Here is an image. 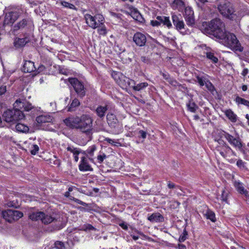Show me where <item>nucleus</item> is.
I'll return each mask as SVG.
<instances>
[{
  "label": "nucleus",
  "mask_w": 249,
  "mask_h": 249,
  "mask_svg": "<svg viewBox=\"0 0 249 249\" xmlns=\"http://www.w3.org/2000/svg\"><path fill=\"white\" fill-rule=\"evenodd\" d=\"M203 26L205 27L206 33L212 34L217 38L223 37L225 26L220 19L215 18L212 20L210 23L203 22Z\"/></svg>",
  "instance_id": "f257e3e1"
},
{
  "label": "nucleus",
  "mask_w": 249,
  "mask_h": 249,
  "mask_svg": "<svg viewBox=\"0 0 249 249\" xmlns=\"http://www.w3.org/2000/svg\"><path fill=\"white\" fill-rule=\"evenodd\" d=\"M223 37H218V38L221 40L222 43L231 50L242 52L243 48L241 47L240 43L237 39L236 36L230 33H227L226 31L224 32Z\"/></svg>",
  "instance_id": "f03ea898"
},
{
  "label": "nucleus",
  "mask_w": 249,
  "mask_h": 249,
  "mask_svg": "<svg viewBox=\"0 0 249 249\" xmlns=\"http://www.w3.org/2000/svg\"><path fill=\"white\" fill-rule=\"evenodd\" d=\"M3 117L8 123H16L25 118V115L21 110H7L3 113Z\"/></svg>",
  "instance_id": "7ed1b4c3"
},
{
  "label": "nucleus",
  "mask_w": 249,
  "mask_h": 249,
  "mask_svg": "<svg viewBox=\"0 0 249 249\" xmlns=\"http://www.w3.org/2000/svg\"><path fill=\"white\" fill-rule=\"evenodd\" d=\"M218 9L221 15L228 18L232 20H238L240 17H237L236 14L234 13L233 9L230 3L229 2H223L220 3Z\"/></svg>",
  "instance_id": "20e7f679"
},
{
  "label": "nucleus",
  "mask_w": 249,
  "mask_h": 249,
  "mask_svg": "<svg viewBox=\"0 0 249 249\" xmlns=\"http://www.w3.org/2000/svg\"><path fill=\"white\" fill-rule=\"evenodd\" d=\"M84 17L87 25L92 29H96L99 25L105 22V18L101 14H96L94 16H92L87 14L85 15Z\"/></svg>",
  "instance_id": "39448f33"
},
{
  "label": "nucleus",
  "mask_w": 249,
  "mask_h": 249,
  "mask_svg": "<svg viewBox=\"0 0 249 249\" xmlns=\"http://www.w3.org/2000/svg\"><path fill=\"white\" fill-rule=\"evenodd\" d=\"M2 215L6 221L9 222H12L21 218L23 214L18 211L7 210L2 212Z\"/></svg>",
  "instance_id": "423d86ee"
},
{
  "label": "nucleus",
  "mask_w": 249,
  "mask_h": 249,
  "mask_svg": "<svg viewBox=\"0 0 249 249\" xmlns=\"http://www.w3.org/2000/svg\"><path fill=\"white\" fill-rule=\"evenodd\" d=\"M69 81L80 97H83L85 95L84 86L77 79L71 78L69 79Z\"/></svg>",
  "instance_id": "0eeeda50"
},
{
  "label": "nucleus",
  "mask_w": 249,
  "mask_h": 249,
  "mask_svg": "<svg viewBox=\"0 0 249 249\" xmlns=\"http://www.w3.org/2000/svg\"><path fill=\"white\" fill-rule=\"evenodd\" d=\"M92 120L91 118L87 115L81 116V120L79 128L82 131L88 132L91 129Z\"/></svg>",
  "instance_id": "6e6552de"
},
{
  "label": "nucleus",
  "mask_w": 249,
  "mask_h": 249,
  "mask_svg": "<svg viewBox=\"0 0 249 249\" xmlns=\"http://www.w3.org/2000/svg\"><path fill=\"white\" fill-rule=\"evenodd\" d=\"M218 134L220 135L221 137L224 135L225 138L228 142L234 147L238 149H240L242 147V144L239 138H234L225 131H220L218 132Z\"/></svg>",
  "instance_id": "1a4fd4ad"
},
{
  "label": "nucleus",
  "mask_w": 249,
  "mask_h": 249,
  "mask_svg": "<svg viewBox=\"0 0 249 249\" xmlns=\"http://www.w3.org/2000/svg\"><path fill=\"white\" fill-rule=\"evenodd\" d=\"M95 149V146L94 145H92L91 146L89 147V149H87L86 151H82L79 148H75L73 147H68L67 149L68 151L70 152V154H72L75 156H77L79 154L87 156L88 155H92Z\"/></svg>",
  "instance_id": "9d476101"
},
{
  "label": "nucleus",
  "mask_w": 249,
  "mask_h": 249,
  "mask_svg": "<svg viewBox=\"0 0 249 249\" xmlns=\"http://www.w3.org/2000/svg\"><path fill=\"white\" fill-rule=\"evenodd\" d=\"M172 19L174 25L176 29L180 33L184 34L186 33L185 24L181 18L176 15H173Z\"/></svg>",
  "instance_id": "9b49d317"
},
{
  "label": "nucleus",
  "mask_w": 249,
  "mask_h": 249,
  "mask_svg": "<svg viewBox=\"0 0 249 249\" xmlns=\"http://www.w3.org/2000/svg\"><path fill=\"white\" fill-rule=\"evenodd\" d=\"M19 16V12L17 11H12L6 13L4 20V24L8 25L13 24Z\"/></svg>",
  "instance_id": "f8f14e48"
},
{
  "label": "nucleus",
  "mask_w": 249,
  "mask_h": 249,
  "mask_svg": "<svg viewBox=\"0 0 249 249\" xmlns=\"http://www.w3.org/2000/svg\"><path fill=\"white\" fill-rule=\"evenodd\" d=\"M133 40L137 46L142 47L145 44L146 37L144 34L140 32H137L133 36Z\"/></svg>",
  "instance_id": "ddd939ff"
},
{
  "label": "nucleus",
  "mask_w": 249,
  "mask_h": 249,
  "mask_svg": "<svg viewBox=\"0 0 249 249\" xmlns=\"http://www.w3.org/2000/svg\"><path fill=\"white\" fill-rule=\"evenodd\" d=\"M81 120V117L80 118L72 117L66 119L64 121L65 124L69 127L79 128Z\"/></svg>",
  "instance_id": "4468645a"
},
{
  "label": "nucleus",
  "mask_w": 249,
  "mask_h": 249,
  "mask_svg": "<svg viewBox=\"0 0 249 249\" xmlns=\"http://www.w3.org/2000/svg\"><path fill=\"white\" fill-rule=\"evenodd\" d=\"M118 84L122 88H131L132 86H134V81L123 75L118 82Z\"/></svg>",
  "instance_id": "2eb2a0df"
},
{
  "label": "nucleus",
  "mask_w": 249,
  "mask_h": 249,
  "mask_svg": "<svg viewBox=\"0 0 249 249\" xmlns=\"http://www.w3.org/2000/svg\"><path fill=\"white\" fill-rule=\"evenodd\" d=\"M232 183L234 188L238 193L241 195H244L247 196L248 194V191L245 188L244 184L239 180L232 179Z\"/></svg>",
  "instance_id": "dca6fc26"
},
{
  "label": "nucleus",
  "mask_w": 249,
  "mask_h": 249,
  "mask_svg": "<svg viewBox=\"0 0 249 249\" xmlns=\"http://www.w3.org/2000/svg\"><path fill=\"white\" fill-rule=\"evenodd\" d=\"M89 160H90L88 157H82V159L79 167V170L82 171H92V168L89 163Z\"/></svg>",
  "instance_id": "f3484780"
},
{
  "label": "nucleus",
  "mask_w": 249,
  "mask_h": 249,
  "mask_svg": "<svg viewBox=\"0 0 249 249\" xmlns=\"http://www.w3.org/2000/svg\"><path fill=\"white\" fill-rule=\"evenodd\" d=\"M107 121L108 122V124L109 125H110L111 127H122V126L121 125L120 126V125L118 124V121L117 119L116 116L115 115H114L112 113H108L107 115Z\"/></svg>",
  "instance_id": "a211bd4d"
},
{
  "label": "nucleus",
  "mask_w": 249,
  "mask_h": 249,
  "mask_svg": "<svg viewBox=\"0 0 249 249\" xmlns=\"http://www.w3.org/2000/svg\"><path fill=\"white\" fill-rule=\"evenodd\" d=\"M53 118L49 114H44L36 117V121L38 124H42L45 123H50L53 121Z\"/></svg>",
  "instance_id": "6ab92c4d"
},
{
  "label": "nucleus",
  "mask_w": 249,
  "mask_h": 249,
  "mask_svg": "<svg viewBox=\"0 0 249 249\" xmlns=\"http://www.w3.org/2000/svg\"><path fill=\"white\" fill-rule=\"evenodd\" d=\"M36 70L34 63L31 61H25L23 67L24 72H31Z\"/></svg>",
  "instance_id": "aec40b11"
},
{
  "label": "nucleus",
  "mask_w": 249,
  "mask_h": 249,
  "mask_svg": "<svg viewBox=\"0 0 249 249\" xmlns=\"http://www.w3.org/2000/svg\"><path fill=\"white\" fill-rule=\"evenodd\" d=\"M172 8L178 11H182L185 8V4L181 0H174L171 4Z\"/></svg>",
  "instance_id": "412c9836"
},
{
  "label": "nucleus",
  "mask_w": 249,
  "mask_h": 249,
  "mask_svg": "<svg viewBox=\"0 0 249 249\" xmlns=\"http://www.w3.org/2000/svg\"><path fill=\"white\" fill-rule=\"evenodd\" d=\"M148 220L151 222H159L163 221L164 218L160 213H154L148 217Z\"/></svg>",
  "instance_id": "4be33fe9"
},
{
  "label": "nucleus",
  "mask_w": 249,
  "mask_h": 249,
  "mask_svg": "<svg viewBox=\"0 0 249 249\" xmlns=\"http://www.w3.org/2000/svg\"><path fill=\"white\" fill-rule=\"evenodd\" d=\"M43 216L41 217V222L44 224H48L54 221L55 218L52 215L48 213H45L43 212Z\"/></svg>",
  "instance_id": "5701e85b"
},
{
  "label": "nucleus",
  "mask_w": 249,
  "mask_h": 249,
  "mask_svg": "<svg viewBox=\"0 0 249 249\" xmlns=\"http://www.w3.org/2000/svg\"><path fill=\"white\" fill-rule=\"evenodd\" d=\"M157 19L160 21V24H162L163 25L167 26L168 28H170L172 26L169 17L158 16Z\"/></svg>",
  "instance_id": "b1692460"
},
{
  "label": "nucleus",
  "mask_w": 249,
  "mask_h": 249,
  "mask_svg": "<svg viewBox=\"0 0 249 249\" xmlns=\"http://www.w3.org/2000/svg\"><path fill=\"white\" fill-rule=\"evenodd\" d=\"M223 112L225 115L231 122L235 123L236 122L237 116L231 109H226Z\"/></svg>",
  "instance_id": "393cba45"
},
{
  "label": "nucleus",
  "mask_w": 249,
  "mask_h": 249,
  "mask_svg": "<svg viewBox=\"0 0 249 249\" xmlns=\"http://www.w3.org/2000/svg\"><path fill=\"white\" fill-rule=\"evenodd\" d=\"M16 130L19 132L27 133L29 130V127L23 124L18 123L15 126Z\"/></svg>",
  "instance_id": "a878e982"
},
{
  "label": "nucleus",
  "mask_w": 249,
  "mask_h": 249,
  "mask_svg": "<svg viewBox=\"0 0 249 249\" xmlns=\"http://www.w3.org/2000/svg\"><path fill=\"white\" fill-rule=\"evenodd\" d=\"M107 110V106H98L96 109V112L97 115L100 118L103 117Z\"/></svg>",
  "instance_id": "bb28decb"
},
{
  "label": "nucleus",
  "mask_w": 249,
  "mask_h": 249,
  "mask_svg": "<svg viewBox=\"0 0 249 249\" xmlns=\"http://www.w3.org/2000/svg\"><path fill=\"white\" fill-rule=\"evenodd\" d=\"M64 196L66 197L69 198L70 200H73L79 204H80L84 206H87V204L86 203L83 202L82 201L77 198H74L73 196H71L70 195V193H69V192L67 191L65 192L64 194Z\"/></svg>",
  "instance_id": "cd10ccee"
},
{
  "label": "nucleus",
  "mask_w": 249,
  "mask_h": 249,
  "mask_svg": "<svg viewBox=\"0 0 249 249\" xmlns=\"http://www.w3.org/2000/svg\"><path fill=\"white\" fill-rule=\"evenodd\" d=\"M43 212H34L29 214V217L30 219L32 220H41V217L43 216Z\"/></svg>",
  "instance_id": "c85d7f7f"
},
{
  "label": "nucleus",
  "mask_w": 249,
  "mask_h": 249,
  "mask_svg": "<svg viewBox=\"0 0 249 249\" xmlns=\"http://www.w3.org/2000/svg\"><path fill=\"white\" fill-rule=\"evenodd\" d=\"M25 100L23 99H18L16 101L14 104V110H20V109H22L24 107V103Z\"/></svg>",
  "instance_id": "c756f323"
},
{
  "label": "nucleus",
  "mask_w": 249,
  "mask_h": 249,
  "mask_svg": "<svg viewBox=\"0 0 249 249\" xmlns=\"http://www.w3.org/2000/svg\"><path fill=\"white\" fill-rule=\"evenodd\" d=\"M104 23L105 22H103L97 28V32L100 35L106 36L107 34V30Z\"/></svg>",
  "instance_id": "7c9ffc66"
},
{
  "label": "nucleus",
  "mask_w": 249,
  "mask_h": 249,
  "mask_svg": "<svg viewBox=\"0 0 249 249\" xmlns=\"http://www.w3.org/2000/svg\"><path fill=\"white\" fill-rule=\"evenodd\" d=\"M39 150L38 146L36 144H30L28 149H26L27 151H29L32 155H35L37 153Z\"/></svg>",
  "instance_id": "2f4dec72"
},
{
  "label": "nucleus",
  "mask_w": 249,
  "mask_h": 249,
  "mask_svg": "<svg viewBox=\"0 0 249 249\" xmlns=\"http://www.w3.org/2000/svg\"><path fill=\"white\" fill-rule=\"evenodd\" d=\"M131 16L135 20L141 22H142L143 20L140 13L136 9H134V10L131 12Z\"/></svg>",
  "instance_id": "473e14b6"
},
{
  "label": "nucleus",
  "mask_w": 249,
  "mask_h": 249,
  "mask_svg": "<svg viewBox=\"0 0 249 249\" xmlns=\"http://www.w3.org/2000/svg\"><path fill=\"white\" fill-rule=\"evenodd\" d=\"M148 86V84L146 82H143L140 83L137 85H135V82H134V86H132V88L134 90L140 91Z\"/></svg>",
  "instance_id": "72a5a7b5"
},
{
  "label": "nucleus",
  "mask_w": 249,
  "mask_h": 249,
  "mask_svg": "<svg viewBox=\"0 0 249 249\" xmlns=\"http://www.w3.org/2000/svg\"><path fill=\"white\" fill-rule=\"evenodd\" d=\"M221 131V130H217L215 133V135L214 136V140L215 142H217L220 145H223L224 142L222 140L223 137H225L223 135L221 137L220 135L218 134V132Z\"/></svg>",
  "instance_id": "f704fd0d"
},
{
  "label": "nucleus",
  "mask_w": 249,
  "mask_h": 249,
  "mask_svg": "<svg viewBox=\"0 0 249 249\" xmlns=\"http://www.w3.org/2000/svg\"><path fill=\"white\" fill-rule=\"evenodd\" d=\"M204 215L207 219L211 220L212 222L216 221L215 214L213 211L208 210Z\"/></svg>",
  "instance_id": "c9c22d12"
},
{
  "label": "nucleus",
  "mask_w": 249,
  "mask_h": 249,
  "mask_svg": "<svg viewBox=\"0 0 249 249\" xmlns=\"http://www.w3.org/2000/svg\"><path fill=\"white\" fill-rule=\"evenodd\" d=\"M235 102L238 105L241 104L249 107V101L239 96L236 97Z\"/></svg>",
  "instance_id": "e433bc0d"
},
{
  "label": "nucleus",
  "mask_w": 249,
  "mask_h": 249,
  "mask_svg": "<svg viewBox=\"0 0 249 249\" xmlns=\"http://www.w3.org/2000/svg\"><path fill=\"white\" fill-rule=\"evenodd\" d=\"M57 3H60L62 6L64 7L68 8L71 9H75V6L70 3L64 0H60L57 2Z\"/></svg>",
  "instance_id": "4c0bfd02"
},
{
  "label": "nucleus",
  "mask_w": 249,
  "mask_h": 249,
  "mask_svg": "<svg viewBox=\"0 0 249 249\" xmlns=\"http://www.w3.org/2000/svg\"><path fill=\"white\" fill-rule=\"evenodd\" d=\"M185 19L188 26H192L194 25L195 21L194 15L191 16H185Z\"/></svg>",
  "instance_id": "58836bf2"
},
{
  "label": "nucleus",
  "mask_w": 249,
  "mask_h": 249,
  "mask_svg": "<svg viewBox=\"0 0 249 249\" xmlns=\"http://www.w3.org/2000/svg\"><path fill=\"white\" fill-rule=\"evenodd\" d=\"M27 42L24 38H16L15 40V45L16 47H18L24 45Z\"/></svg>",
  "instance_id": "ea45409f"
},
{
  "label": "nucleus",
  "mask_w": 249,
  "mask_h": 249,
  "mask_svg": "<svg viewBox=\"0 0 249 249\" xmlns=\"http://www.w3.org/2000/svg\"><path fill=\"white\" fill-rule=\"evenodd\" d=\"M229 196V192L228 191L226 190L225 189L223 190L222 195H221V199L223 201L225 202L228 203V196Z\"/></svg>",
  "instance_id": "a19ab883"
},
{
  "label": "nucleus",
  "mask_w": 249,
  "mask_h": 249,
  "mask_svg": "<svg viewBox=\"0 0 249 249\" xmlns=\"http://www.w3.org/2000/svg\"><path fill=\"white\" fill-rule=\"evenodd\" d=\"M187 107L189 110L192 112H195L197 108L195 103L191 101L187 104Z\"/></svg>",
  "instance_id": "79ce46f5"
},
{
  "label": "nucleus",
  "mask_w": 249,
  "mask_h": 249,
  "mask_svg": "<svg viewBox=\"0 0 249 249\" xmlns=\"http://www.w3.org/2000/svg\"><path fill=\"white\" fill-rule=\"evenodd\" d=\"M207 57L211 60L214 63H217L218 58L214 55V54L212 52H207L206 53Z\"/></svg>",
  "instance_id": "37998d69"
},
{
  "label": "nucleus",
  "mask_w": 249,
  "mask_h": 249,
  "mask_svg": "<svg viewBox=\"0 0 249 249\" xmlns=\"http://www.w3.org/2000/svg\"><path fill=\"white\" fill-rule=\"evenodd\" d=\"M197 81L200 86H203L205 84H206V78L204 76H197L196 77Z\"/></svg>",
  "instance_id": "c03bdc74"
},
{
  "label": "nucleus",
  "mask_w": 249,
  "mask_h": 249,
  "mask_svg": "<svg viewBox=\"0 0 249 249\" xmlns=\"http://www.w3.org/2000/svg\"><path fill=\"white\" fill-rule=\"evenodd\" d=\"M54 246L56 249H66L64 243L61 241H56L54 243Z\"/></svg>",
  "instance_id": "a18cd8bd"
},
{
  "label": "nucleus",
  "mask_w": 249,
  "mask_h": 249,
  "mask_svg": "<svg viewBox=\"0 0 249 249\" xmlns=\"http://www.w3.org/2000/svg\"><path fill=\"white\" fill-rule=\"evenodd\" d=\"M122 75H123V74H122L120 72H113L112 73V77L114 79V80L116 81L117 83L119 80L121 79Z\"/></svg>",
  "instance_id": "49530a36"
},
{
  "label": "nucleus",
  "mask_w": 249,
  "mask_h": 249,
  "mask_svg": "<svg viewBox=\"0 0 249 249\" xmlns=\"http://www.w3.org/2000/svg\"><path fill=\"white\" fill-rule=\"evenodd\" d=\"M194 15V11L192 8L190 7H187L185 8V16H191Z\"/></svg>",
  "instance_id": "de8ad7c7"
},
{
  "label": "nucleus",
  "mask_w": 249,
  "mask_h": 249,
  "mask_svg": "<svg viewBox=\"0 0 249 249\" xmlns=\"http://www.w3.org/2000/svg\"><path fill=\"white\" fill-rule=\"evenodd\" d=\"M79 104H80V102L77 99H74L72 101V103H71V106L69 107L68 110L69 111L72 110V108L78 106L79 105Z\"/></svg>",
  "instance_id": "09e8293b"
},
{
  "label": "nucleus",
  "mask_w": 249,
  "mask_h": 249,
  "mask_svg": "<svg viewBox=\"0 0 249 249\" xmlns=\"http://www.w3.org/2000/svg\"><path fill=\"white\" fill-rule=\"evenodd\" d=\"M24 107L23 108L24 110L29 111L32 109V105L28 102H27L26 100L24 101Z\"/></svg>",
  "instance_id": "8fccbe9b"
},
{
  "label": "nucleus",
  "mask_w": 249,
  "mask_h": 249,
  "mask_svg": "<svg viewBox=\"0 0 249 249\" xmlns=\"http://www.w3.org/2000/svg\"><path fill=\"white\" fill-rule=\"evenodd\" d=\"M6 205L8 207L18 208L19 207V204L17 201L14 200L8 202L6 203Z\"/></svg>",
  "instance_id": "3c124183"
},
{
  "label": "nucleus",
  "mask_w": 249,
  "mask_h": 249,
  "mask_svg": "<svg viewBox=\"0 0 249 249\" xmlns=\"http://www.w3.org/2000/svg\"><path fill=\"white\" fill-rule=\"evenodd\" d=\"M82 230L85 231H87L88 230H94V231H95L96 230V228H95L94 227H93L91 225L89 224H85L84 225L83 227H82Z\"/></svg>",
  "instance_id": "603ef678"
},
{
  "label": "nucleus",
  "mask_w": 249,
  "mask_h": 249,
  "mask_svg": "<svg viewBox=\"0 0 249 249\" xmlns=\"http://www.w3.org/2000/svg\"><path fill=\"white\" fill-rule=\"evenodd\" d=\"M106 141L107 142H108V143H109L113 145L118 146L120 144V143L118 141H115L114 140H112L109 138H106Z\"/></svg>",
  "instance_id": "864d4df0"
},
{
  "label": "nucleus",
  "mask_w": 249,
  "mask_h": 249,
  "mask_svg": "<svg viewBox=\"0 0 249 249\" xmlns=\"http://www.w3.org/2000/svg\"><path fill=\"white\" fill-rule=\"evenodd\" d=\"M236 164L238 167L241 169H244L246 167L245 163L241 160H239L237 161Z\"/></svg>",
  "instance_id": "5fc2aeb1"
},
{
  "label": "nucleus",
  "mask_w": 249,
  "mask_h": 249,
  "mask_svg": "<svg viewBox=\"0 0 249 249\" xmlns=\"http://www.w3.org/2000/svg\"><path fill=\"white\" fill-rule=\"evenodd\" d=\"M139 137L142 138L143 140L145 139L147 136V133L143 130H140L138 133Z\"/></svg>",
  "instance_id": "6e6d98bb"
},
{
  "label": "nucleus",
  "mask_w": 249,
  "mask_h": 249,
  "mask_svg": "<svg viewBox=\"0 0 249 249\" xmlns=\"http://www.w3.org/2000/svg\"><path fill=\"white\" fill-rule=\"evenodd\" d=\"M167 186H168V188H170V189H173V188H178L179 189H181L180 186H176L175 185V184L171 182V181H168V182Z\"/></svg>",
  "instance_id": "4d7b16f0"
},
{
  "label": "nucleus",
  "mask_w": 249,
  "mask_h": 249,
  "mask_svg": "<svg viewBox=\"0 0 249 249\" xmlns=\"http://www.w3.org/2000/svg\"><path fill=\"white\" fill-rule=\"evenodd\" d=\"M168 82L172 86H174V87H177L178 86H179V84L178 83V82L173 79H169V80H168Z\"/></svg>",
  "instance_id": "13d9d810"
},
{
  "label": "nucleus",
  "mask_w": 249,
  "mask_h": 249,
  "mask_svg": "<svg viewBox=\"0 0 249 249\" xmlns=\"http://www.w3.org/2000/svg\"><path fill=\"white\" fill-rule=\"evenodd\" d=\"M27 24V21L25 19L22 20L21 21L19 22L18 23V28L23 27Z\"/></svg>",
  "instance_id": "bf43d9fd"
},
{
  "label": "nucleus",
  "mask_w": 249,
  "mask_h": 249,
  "mask_svg": "<svg viewBox=\"0 0 249 249\" xmlns=\"http://www.w3.org/2000/svg\"><path fill=\"white\" fill-rule=\"evenodd\" d=\"M151 24L153 26H157L160 25V21L157 19L155 20H151Z\"/></svg>",
  "instance_id": "052dcab7"
},
{
  "label": "nucleus",
  "mask_w": 249,
  "mask_h": 249,
  "mask_svg": "<svg viewBox=\"0 0 249 249\" xmlns=\"http://www.w3.org/2000/svg\"><path fill=\"white\" fill-rule=\"evenodd\" d=\"M6 91V87L5 86H2L0 87V95L4 94Z\"/></svg>",
  "instance_id": "680f3d73"
},
{
  "label": "nucleus",
  "mask_w": 249,
  "mask_h": 249,
  "mask_svg": "<svg viewBox=\"0 0 249 249\" xmlns=\"http://www.w3.org/2000/svg\"><path fill=\"white\" fill-rule=\"evenodd\" d=\"M187 238V236L184 235H181L179 238V241L180 242H184Z\"/></svg>",
  "instance_id": "e2e57ef3"
},
{
  "label": "nucleus",
  "mask_w": 249,
  "mask_h": 249,
  "mask_svg": "<svg viewBox=\"0 0 249 249\" xmlns=\"http://www.w3.org/2000/svg\"><path fill=\"white\" fill-rule=\"evenodd\" d=\"M206 85L207 87L208 88V89L210 90H212L214 89L213 86L211 83H206Z\"/></svg>",
  "instance_id": "0e129e2a"
},
{
  "label": "nucleus",
  "mask_w": 249,
  "mask_h": 249,
  "mask_svg": "<svg viewBox=\"0 0 249 249\" xmlns=\"http://www.w3.org/2000/svg\"><path fill=\"white\" fill-rule=\"evenodd\" d=\"M162 75L163 77L165 79L167 80L168 81L169 80V79H171L170 78H169V74L167 73H162Z\"/></svg>",
  "instance_id": "69168bd1"
},
{
  "label": "nucleus",
  "mask_w": 249,
  "mask_h": 249,
  "mask_svg": "<svg viewBox=\"0 0 249 249\" xmlns=\"http://www.w3.org/2000/svg\"><path fill=\"white\" fill-rule=\"evenodd\" d=\"M249 71L247 68L244 69L242 72V75L243 76H246L248 73Z\"/></svg>",
  "instance_id": "338daca9"
},
{
  "label": "nucleus",
  "mask_w": 249,
  "mask_h": 249,
  "mask_svg": "<svg viewBox=\"0 0 249 249\" xmlns=\"http://www.w3.org/2000/svg\"><path fill=\"white\" fill-rule=\"evenodd\" d=\"M178 248L179 249H186V246L183 244H178Z\"/></svg>",
  "instance_id": "774afa93"
}]
</instances>
